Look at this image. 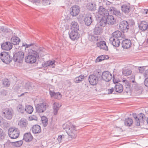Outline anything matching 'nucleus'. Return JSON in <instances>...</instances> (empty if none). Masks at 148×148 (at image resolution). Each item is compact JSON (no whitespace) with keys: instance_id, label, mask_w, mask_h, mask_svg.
Returning a JSON list of instances; mask_svg holds the SVG:
<instances>
[{"instance_id":"obj_1","label":"nucleus","mask_w":148,"mask_h":148,"mask_svg":"<svg viewBox=\"0 0 148 148\" xmlns=\"http://www.w3.org/2000/svg\"><path fill=\"white\" fill-rule=\"evenodd\" d=\"M63 127L69 137L72 138L76 137L77 134L75 127L71 122H68L64 123L63 125Z\"/></svg>"},{"instance_id":"obj_2","label":"nucleus","mask_w":148,"mask_h":148,"mask_svg":"<svg viewBox=\"0 0 148 148\" xmlns=\"http://www.w3.org/2000/svg\"><path fill=\"white\" fill-rule=\"evenodd\" d=\"M135 23L134 22L132 21L128 23L126 21H123L121 22L119 25V28L122 32L127 31L130 27L132 28L134 27Z\"/></svg>"},{"instance_id":"obj_3","label":"nucleus","mask_w":148,"mask_h":148,"mask_svg":"<svg viewBox=\"0 0 148 148\" xmlns=\"http://www.w3.org/2000/svg\"><path fill=\"white\" fill-rule=\"evenodd\" d=\"M0 58L2 61L7 64H9L13 60V58L8 52L3 51L0 53Z\"/></svg>"},{"instance_id":"obj_4","label":"nucleus","mask_w":148,"mask_h":148,"mask_svg":"<svg viewBox=\"0 0 148 148\" xmlns=\"http://www.w3.org/2000/svg\"><path fill=\"white\" fill-rule=\"evenodd\" d=\"M48 107V104L45 102L38 103L36 106V111L38 113H43Z\"/></svg>"},{"instance_id":"obj_5","label":"nucleus","mask_w":148,"mask_h":148,"mask_svg":"<svg viewBox=\"0 0 148 148\" xmlns=\"http://www.w3.org/2000/svg\"><path fill=\"white\" fill-rule=\"evenodd\" d=\"M9 137L11 138L15 139L17 138L19 135V130L18 128H10L8 131Z\"/></svg>"},{"instance_id":"obj_6","label":"nucleus","mask_w":148,"mask_h":148,"mask_svg":"<svg viewBox=\"0 0 148 148\" xmlns=\"http://www.w3.org/2000/svg\"><path fill=\"white\" fill-rule=\"evenodd\" d=\"M24 57V53L21 51H19L14 55L13 60L15 62H22Z\"/></svg>"},{"instance_id":"obj_7","label":"nucleus","mask_w":148,"mask_h":148,"mask_svg":"<svg viewBox=\"0 0 148 148\" xmlns=\"http://www.w3.org/2000/svg\"><path fill=\"white\" fill-rule=\"evenodd\" d=\"M4 117L8 120H10L13 116V111L12 109L6 108L3 110Z\"/></svg>"},{"instance_id":"obj_8","label":"nucleus","mask_w":148,"mask_h":148,"mask_svg":"<svg viewBox=\"0 0 148 148\" xmlns=\"http://www.w3.org/2000/svg\"><path fill=\"white\" fill-rule=\"evenodd\" d=\"M112 75L108 71H104L102 73V78L103 80L107 82L110 81L112 79Z\"/></svg>"},{"instance_id":"obj_9","label":"nucleus","mask_w":148,"mask_h":148,"mask_svg":"<svg viewBox=\"0 0 148 148\" xmlns=\"http://www.w3.org/2000/svg\"><path fill=\"white\" fill-rule=\"evenodd\" d=\"M70 14L73 16H76L80 11L79 7L76 5H74L71 7Z\"/></svg>"},{"instance_id":"obj_10","label":"nucleus","mask_w":148,"mask_h":148,"mask_svg":"<svg viewBox=\"0 0 148 148\" xmlns=\"http://www.w3.org/2000/svg\"><path fill=\"white\" fill-rule=\"evenodd\" d=\"M69 34L70 38L73 40L78 39L80 36L78 32L74 30H72Z\"/></svg>"},{"instance_id":"obj_11","label":"nucleus","mask_w":148,"mask_h":148,"mask_svg":"<svg viewBox=\"0 0 148 148\" xmlns=\"http://www.w3.org/2000/svg\"><path fill=\"white\" fill-rule=\"evenodd\" d=\"M25 61L29 63H34L36 60V58L35 56L32 55H28L25 57Z\"/></svg>"},{"instance_id":"obj_12","label":"nucleus","mask_w":148,"mask_h":148,"mask_svg":"<svg viewBox=\"0 0 148 148\" xmlns=\"http://www.w3.org/2000/svg\"><path fill=\"white\" fill-rule=\"evenodd\" d=\"M122 12L125 14H128L131 11V8L129 4H124L121 6Z\"/></svg>"},{"instance_id":"obj_13","label":"nucleus","mask_w":148,"mask_h":148,"mask_svg":"<svg viewBox=\"0 0 148 148\" xmlns=\"http://www.w3.org/2000/svg\"><path fill=\"white\" fill-rule=\"evenodd\" d=\"M88 80L89 82L91 85H94L97 83L99 79L96 76L91 75L89 76Z\"/></svg>"},{"instance_id":"obj_14","label":"nucleus","mask_w":148,"mask_h":148,"mask_svg":"<svg viewBox=\"0 0 148 148\" xmlns=\"http://www.w3.org/2000/svg\"><path fill=\"white\" fill-rule=\"evenodd\" d=\"M12 45L9 42H6L2 43L1 45V49L4 50L9 51L12 49Z\"/></svg>"},{"instance_id":"obj_15","label":"nucleus","mask_w":148,"mask_h":148,"mask_svg":"<svg viewBox=\"0 0 148 148\" xmlns=\"http://www.w3.org/2000/svg\"><path fill=\"white\" fill-rule=\"evenodd\" d=\"M109 40L110 43L114 46L117 47L120 46V42L119 39L111 37L110 38Z\"/></svg>"},{"instance_id":"obj_16","label":"nucleus","mask_w":148,"mask_h":148,"mask_svg":"<svg viewBox=\"0 0 148 148\" xmlns=\"http://www.w3.org/2000/svg\"><path fill=\"white\" fill-rule=\"evenodd\" d=\"M98 13L100 15L102 16H107L109 14V12L108 11L105 9L102 6H100L98 10Z\"/></svg>"},{"instance_id":"obj_17","label":"nucleus","mask_w":148,"mask_h":148,"mask_svg":"<svg viewBox=\"0 0 148 148\" xmlns=\"http://www.w3.org/2000/svg\"><path fill=\"white\" fill-rule=\"evenodd\" d=\"M103 27L97 24L94 29V33L95 35H100L102 34L103 30Z\"/></svg>"},{"instance_id":"obj_18","label":"nucleus","mask_w":148,"mask_h":148,"mask_svg":"<svg viewBox=\"0 0 148 148\" xmlns=\"http://www.w3.org/2000/svg\"><path fill=\"white\" fill-rule=\"evenodd\" d=\"M123 84L125 87L124 91L126 94H130L131 92L130 86L128 81L126 80H123L122 81Z\"/></svg>"},{"instance_id":"obj_19","label":"nucleus","mask_w":148,"mask_h":148,"mask_svg":"<svg viewBox=\"0 0 148 148\" xmlns=\"http://www.w3.org/2000/svg\"><path fill=\"white\" fill-rule=\"evenodd\" d=\"M148 26V23L144 21H141L138 24V27L139 29L142 31L147 30Z\"/></svg>"},{"instance_id":"obj_20","label":"nucleus","mask_w":148,"mask_h":148,"mask_svg":"<svg viewBox=\"0 0 148 148\" xmlns=\"http://www.w3.org/2000/svg\"><path fill=\"white\" fill-rule=\"evenodd\" d=\"M97 47H99L101 49H102L106 51L108 50V46L106 45V43L105 41H100L97 43Z\"/></svg>"},{"instance_id":"obj_21","label":"nucleus","mask_w":148,"mask_h":148,"mask_svg":"<svg viewBox=\"0 0 148 148\" xmlns=\"http://www.w3.org/2000/svg\"><path fill=\"white\" fill-rule=\"evenodd\" d=\"M28 122L26 119L22 118L18 122V125L20 128H25L27 126Z\"/></svg>"},{"instance_id":"obj_22","label":"nucleus","mask_w":148,"mask_h":148,"mask_svg":"<svg viewBox=\"0 0 148 148\" xmlns=\"http://www.w3.org/2000/svg\"><path fill=\"white\" fill-rule=\"evenodd\" d=\"M92 21V15L90 14L86 15L84 18L85 24L87 26H89L91 24Z\"/></svg>"},{"instance_id":"obj_23","label":"nucleus","mask_w":148,"mask_h":148,"mask_svg":"<svg viewBox=\"0 0 148 148\" xmlns=\"http://www.w3.org/2000/svg\"><path fill=\"white\" fill-rule=\"evenodd\" d=\"M122 47L124 49L129 48L132 45L131 41L128 39L123 40L122 43Z\"/></svg>"},{"instance_id":"obj_24","label":"nucleus","mask_w":148,"mask_h":148,"mask_svg":"<svg viewBox=\"0 0 148 148\" xmlns=\"http://www.w3.org/2000/svg\"><path fill=\"white\" fill-rule=\"evenodd\" d=\"M109 11L111 13L113 14L118 17L120 16L121 14L120 11L117 10L116 8L111 7L110 8Z\"/></svg>"},{"instance_id":"obj_25","label":"nucleus","mask_w":148,"mask_h":148,"mask_svg":"<svg viewBox=\"0 0 148 148\" xmlns=\"http://www.w3.org/2000/svg\"><path fill=\"white\" fill-rule=\"evenodd\" d=\"M61 105L58 103L55 102L53 106V113L54 115L57 114L58 112Z\"/></svg>"},{"instance_id":"obj_26","label":"nucleus","mask_w":148,"mask_h":148,"mask_svg":"<svg viewBox=\"0 0 148 148\" xmlns=\"http://www.w3.org/2000/svg\"><path fill=\"white\" fill-rule=\"evenodd\" d=\"M49 94L51 97H53L54 98L58 99H60L62 97V95L59 92L55 93L54 92L49 90Z\"/></svg>"},{"instance_id":"obj_27","label":"nucleus","mask_w":148,"mask_h":148,"mask_svg":"<svg viewBox=\"0 0 148 148\" xmlns=\"http://www.w3.org/2000/svg\"><path fill=\"white\" fill-rule=\"evenodd\" d=\"M33 138V136L30 133H27L24 135L23 139L26 142H29L32 140Z\"/></svg>"},{"instance_id":"obj_28","label":"nucleus","mask_w":148,"mask_h":148,"mask_svg":"<svg viewBox=\"0 0 148 148\" xmlns=\"http://www.w3.org/2000/svg\"><path fill=\"white\" fill-rule=\"evenodd\" d=\"M107 23L109 25H113L115 22V20L114 17L112 15H108L106 16Z\"/></svg>"},{"instance_id":"obj_29","label":"nucleus","mask_w":148,"mask_h":148,"mask_svg":"<svg viewBox=\"0 0 148 148\" xmlns=\"http://www.w3.org/2000/svg\"><path fill=\"white\" fill-rule=\"evenodd\" d=\"M97 24L103 27L105 26L108 24L106 16H103L100 19L99 22Z\"/></svg>"},{"instance_id":"obj_30","label":"nucleus","mask_w":148,"mask_h":148,"mask_svg":"<svg viewBox=\"0 0 148 148\" xmlns=\"http://www.w3.org/2000/svg\"><path fill=\"white\" fill-rule=\"evenodd\" d=\"M114 88L115 91L118 93L122 92L123 90V85L119 83H117L115 86Z\"/></svg>"},{"instance_id":"obj_31","label":"nucleus","mask_w":148,"mask_h":148,"mask_svg":"<svg viewBox=\"0 0 148 148\" xmlns=\"http://www.w3.org/2000/svg\"><path fill=\"white\" fill-rule=\"evenodd\" d=\"M32 130L33 133L34 134L39 133L41 132L40 127L38 125H33Z\"/></svg>"},{"instance_id":"obj_32","label":"nucleus","mask_w":148,"mask_h":148,"mask_svg":"<svg viewBox=\"0 0 148 148\" xmlns=\"http://www.w3.org/2000/svg\"><path fill=\"white\" fill-rule=\"evenodd\" d=\"M11 42L12 45H18L19 42H20V39L18 37L13 36L12 37L11 39Z\"/></svg>"},{"instance_id":"obj_33","label":"nucleus","mask_w":148,"mask_h":148,"mask_svg":"<svg viewBox=\"0 0 148 148\" xmlns=\"http://www.w3.org/2000/svg\"><path fill=\"white\" fill-rule=\"evenodd\" d=\"M86 7L88 10L94 11L96 10V7L95 3H88L86 6Z\"/></svg>"},{"instance_id":"obj_34","label":"nucleus","mask_w":148,"mask_h":148,"mask_svg":"<svg viewBox=\"0 0 148 148\" xmlns=\"http://www.w3.org/2000/svg\"><path fill=\"white\" fill-rule=\"evenodd\" d=\"M121 32L119 30H117L112 33L111 37L119 39V38L121 37Z\"/></svg>"},{"instance_id":"obj_35","label":"nucleus","mask_w":148,"mask_h":148,"mask_svg":"<svg viewBox=\"0 0 148 148\" xmlns=\"http://www.w3.org/2000/svg\"><path fill=\"white\" fill-rule=\"evenodd\" d=\"M71 29L72 30L78 31L79 29V25L78 23L75 22H73L71 24Z\"/></svg>"},{"instance_id":"obj_36","label":"nucleus","mask_w":148,"mask_h":148,"mask_svg":"<svg viewBox=\"0 0 148 148\" xmlns=\"http://www.w3.org/2000/svg\"><path fill=\"white\" fill-rule=\"evenodd\" d=\"M102 73H103L100 70L97 69L94 71L93 75L96 76V77H97L99 79L100 77H102Z\"/></svg>"},{"instance_id":"obj_37","label":"nucleus","mask_w":148,"mask_h":148,"mask_svg":"<svg viewBox=\"0 0 148 148\" xmlns=\"http://www.w3.org/2000/svg\"><path fill=\"white\" fill-rule=\"evenodd\" d=\"M23 143V141L22 140H20L15 142H12V143L9 141H8L6 143L7 144L12 143L13 144V145L15 147H20L22 145Z\"/></svg>"},{"instance_id":"obj_38","label":"nucleus","mask_w":148,"mask_h":148,"mask_svg":"<svg viewBox=\"0 0 148 148\" xmlns=\"http://www.w3.org/2000/svg\"><path fill=\"white\" fill-rule=\"evenodd\" d=\"M84 76L83 75H81L79 76L76 77L74 80V82L75 83H80L82 81L84 78Z\"/></svg>"},{"instance_id":"obj_39","label":"nucleus","mask_w":148,"mask_h":148,"mask_svg":"<svg viewBox=\"0 0 148 148\" xmlns=\"http://www.w3.org/2000/svg\"><path fill=\"white\" fill-rule=\"evenodd\" d=\"M10 82L9 79L7 78H4L2 80V84L5 87H9L10 85Z\"/></svg>"},{"instance_id":"obj_40","label":"nucleus","mask_w":148,"mask_h":148,"mask_svg":"<svg viewBox=\"0 0 148 148\" xmlns=\"http://www.w3.org/2000/svg\"><path fill=\"white\" fill-rule=\"evenodd\" d=\"M133 123V120L130 118L126 119L124 121L125 125L127 126H131Z\"/></svg>"},{"instance_id":"obj_41","label":"nucleus","mask_w":148,"mask_h":148,"mask_svg":"<svg viewBox=\"0 0 148 148\" xmlns=\"http://www.w3.org/2000/svg\"><path fill=\"white\" fill-rule=\"evenodd\" d=\"M25 110L26 111L27 113L29 114H31L32 112L33 111V108L31 106L28 105L26 106L25 108Z\"/></svg>"},{"instance_id":"obj_42","label":"nucleus","mask_w":148,"mask_h":148,"mask_svg":"<svg viewBox=\"0 0 148 148\" xmlns=\"http://www.w3.org/2000/svg\"><path fill=\"white\" fill-rule=\"evenodd\" d=\"M132 72V71L128 69H123L122 73L125 76H127L130 75Z\"/></svg>"},{"instance_id":"obj_43","label":"nucleus","mask_w":148,"mask_h":148,"mask_svg":"<svg viewBox=\"0 0 148 148\" xmlns=\"http://www.w3.org/2000/svg\"><path fill=\"white\" fill-rule=\"evenodd\" d=\"M41 120L43 126L44 127L47 126L48 124V119L45 116H42L41 118Z\"/></svg>"},{"instance_id":"obj_44","label":"nucleus","mask_w":148,"mask_h":148,"mask_svg":"<svg viewBox=\"0 0 148 148\" xmlns=\"http://www.w3.org/2000/svg\"><path fill=\"white\" fill-rule=\"evenodd\" d=\"M18 110L19 112L21 113H24V108L23 106L22 105L19 104L18 105L17 107Z\"/></svg>"},{"instance_id":"obj_45","label":"nucleus","mask_w":148,"mask_h":148,"mask_svg":"<svg viewBox=\"0 0 148 148\" xmlns=\"http://www.w3.org/2000/svg\"><path fill=\"white\" fill-rule=\"evenodd\" d=\"M5 134L3 130L0 128V139H3L5 138Z\"/></svg>"},{"instance_id":"obj_46","label":"nucleus","mask_w":148,"mask_h":148,"mask_svg":"<svg viewBox=\"0 0 148 148\" xmlns=\"http://www.w3.org/2000/svg\"><path fill=\"white\" fill-rule=\"evenodd\" d=\"M105 59V56L104 55H101V56L98 57L96 59V62H100Z\"/></svg>"},{"instance_id":"obj_47","label":"nucleus","mask_w":148,"mask_h":148,"mask_svg":"<svg viewBox=\"0 0 148 148\" xmlns=\"http://www.w3.org/2000/svg\"><path fill=\"white\" fill-rule=\"evenodd\" d=\"M51 0H42V3L43 5H47L51 3Z\"/></svg>"},{"instance_id":"obj_48","label":"nucleus","mask_w":148,"mask_h":148,"mask_svg":"<svg viewBox=\"0 0 148 148\" xmlns=\"http://www.w3.org/2000/svg\"><path fill=\"white\" fill-rule=\"evenodd\" d=\"M21 84L16 85L14 88V90L16 92L18 91L20 88L21 87Z\"/></svg>"},{"instance_id":"obj_49","label":"nucleus","mask_w":148,"mask_h":148,"mask_svg":"<svg viewBox=\"0 0 148 148\" xmlns=\"http://www.w3.org/2000/svg\"><path fill=\"white\" fill-rule=\"evenodd\" d=\"M30 52L32 54L34 55V56L36 57V58L39 57V54L37 51L33 50H31Z\"/></svg>"},{"instance_id":"obj_50","label":"nucleus","mask_w":148,"mask_h":148,"mask_svg":"<svg viewBox=\"0 0 148 148\" xmlns=\"http://www.w3.org/2000/svg\"><path fill=\"white\" fill-rule=\"evenodd\" d=\"M1 30L4 33L9 32L10 29L7 28H5L3 27H2L1 28Z\"/></svg>"},{"instance_id":"obj_51","label":"nucleus","mask_w":148,"mask_h":148,"mask_svg":"<svg viewBox=\"0 0 148 148\" xmlns=\"http://www.w3.org/2000/svg\"><path fill=\"white\" fill-rule=\"evenodd\" d=\"M139 116L140 120L142 119V120L143 121L144 119H145V115L143 113H140L138 114Z\"/></svg>"},{"instance_id":"obj_52","label":"nucleus","mask_w":148,"mask_h":148,"mask_svg":"<svg viewBox=\"0 0 148 148\" xmlns=\"http://www.w3.org/2000/svg\"><path fill=\"white\" fill-rule=\"evenodd\" d=\"M55 61H48L49 66L51 65L52 66V67L54 68L55 67V64L54 63L55 62Z\"/></svg>"},{"instance_id":"obj_53","label":"nucleus","mask_w":148,"mask_h":148,"mask_svg":"<svg viewBox=\"0 0 148 148\" xmlns=\"http://www.w3.org/2000/svg\"><path fill=\"white\" fill-rule=\"evenodd\" d=\"M134 87L135 90L137 91L140 90L141 88L140 86H139L138 85L136 84H134Z\"/></svg>"},{"instance_id":"obj_54","label":"nucleus","mask_w":148,"mask_h":148,"mask_svg":"<svg viewBox=\"0 0 148 148\" xmlns=\"http://www.w3.org/2000/svg\"><path fill=\"white\" fill-rule=\"evenodd\" d=\"M111 4V3L107 1H103L102 4L103 5H106L108 6Z\"/></svg>"},{"instance_id":"obj_55","label":"nucleus","mask_w":148,"mask_h":148,"mask_svg":"<svg viewBox=\"0 0 148 148\" xmlns=\"http://www.w3.org/2000/svg\"><path fill=\"white\" fill-rule=\"evenodd\" d=\"M135 120V123L136 126H139L140 125V119L138 118H136Z\"/></svg>"},{"instance_id":"obj_56","label":"nucleus","mask_w":148,"mask_h":148,"mask_svg":"<svg viewBox=\"0 0 148 148\" xmlns=\"http://www.w3.org/2000/svg\"><path fill=\"white\" fill-rule=\"evenodd\" d=\"M30 120H37V117L35 115H33L30 117H29Z\"/></svg>"},{"instance_id":"obj_57","label":"nucleus","mask_w":148,"mask_h":148,"mask_svg":"<svg viewBox=\"0 0 148 148\" xmlns=\"http://www.w3.org/2000/svg\"><path fill=\"white\" fill-rule=\"evenodd\" d=\"M143 75L145 78H148V69L146 70L143 73Z\"/></svg>"},{"instance_id":"obj_58","label":"nucleus","mask_w":148,"mask_h":148,"mask_svg":"<svg viewBox=\"0 0 148 148\" xmlns=\"http://www.w3.org/2000/svg\"><path fill=\"white\" fill-rule=\"evenodd\" d=\"M114 89L113 87H112L110 89H108V94H112V93L114 92Z\"/></svg>"},{"instance_id":"obj_59","label":"nucleus","mask_w":148,"mask_h":148,"mask_svg":"<svg viewBox=\"0 0 148 148\" xmlns=\"http://www.w3.org/2000/svg\"><path fill=\"white\" fill-rule=\"evenodd\" d=\"M94 35H90L89 36L88 39L89 40L91 41H94V39L95 38L94 37Z\"/></svg>"},{"instance_id":"obj_60","label":"nucleus","mask_w":148,"mask_h":148,"mask_svg":"<svg viewBox=\"0 0 148 148\" xmlns=\"http://www.w3.org/2000/svg\"><path fill=\"white\" fill-rule=\"evenodd\" d=\"M94 37H95V38L94 39V41H97L100 40L101 38L99 36H94Z\"/></svg>"},{"instance_id":"obj_61","label":"nucleus","mask_w":148,"mask_h":148,"mask_svg":"<svg viewBox=\"0 0 148 148\" xmlns=\"http://www.w3.org/2000/svg\"><path fill=\"white\" fill-rule=\"evenodd\" d=\"M144 84L146 87H148V78L145 79L144 81Z\"/></svg>"},{"instance_id":"obj_62","label":"nucleus","mask_w":148,"mask_h":148,"mask_svg":"<svg viewBox=\"0 0 148 148\" xmlns=\"http://www.w3.org/2000/svg\"><path fill=\"white\" fill-rule=\"evenodd\" d=\"M4 122V119L3 117L0 116V125H3Z\"/></svg>"},{"instance_id":"obj_63","label":"nucleus","mask_w":148,"mask_h":148,"mask_svg":"<svg viewBox=\"0 0 148 148\" xmlns=\"http://www.w3.org/2000/svg\"><path fill=\"white\" fill-rule=\"evenodd\" d=\"M42 66L44 67H46L49 66L48 63V61L47 62H46L44 63L43 64H42Z\"/></svg>"},{"instance_id":"obj_64","label":"nucleus","mask_w":148,"mask_h":148,"mask_svg":"<svg viewBox=\"0 0 148 148\" xmlns=\"http://www.w3.org/2000/svg\"><path fill=\"white\" fill-rule=\"evenodd\" d=\"M62 137V135H60L58 136V140L59 142L60 143L61 142Z\"/></svg>"}]
</instances>
